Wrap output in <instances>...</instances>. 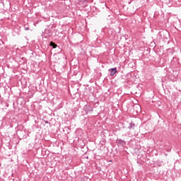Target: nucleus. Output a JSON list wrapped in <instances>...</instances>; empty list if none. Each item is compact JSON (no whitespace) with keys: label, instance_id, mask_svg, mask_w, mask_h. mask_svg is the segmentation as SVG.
<instances>
[{"label":"nucleus","instance_id":"nucleus-7","mask_svg":"<svg viewBox=\"0 0 181 181\" xmlns=\"http://www.w3.org/2000/svg\"><path fill=\"white\" fill-rule=\"evenodd\" d=\"M136 127V124H135V123H134V122H131L129 123V125L128 127V129L132 130V129H135V127Z\"/></svg>","mask_w":181,"mask_h":181},{"label":"nucleus","instance_id":"nucleus-10","mask_svg":"<svg viewBox=\"0 0 181 181\" xmlns=\"http://www.w3.org/2000/svg\"><path fill=\"white\" fill-rule=\"evenodd\" d=\"M136 107L138 109L137 112H138V111H141V105H136Z\"/></svg>","mask_w":181,"mask_h":181},{"label":"nucleus","instance_id":"nucleus-14","mask_svg":"<svg viewBox=\"0 0 181 181\" xmlns=\"http://www.w3.org/2000/svg\"><path fill=\"white\" fill-rule=\"evenodd\" d=\"M108 18H110V15H108Z\"/></svg>","mask_w":181,"mask_h":181},{"label":"nucleus","instance_id":"nucleus-4","mask_svg":"<svg viewBox=\"0 0 181 181\" xmlns=\"http://www.w3.org/2000/svg\"><path fill=\"white\" fill-rule=\"evenodd\" d=\"M108 71L110 72V76L111 77H114V75L117 74L118 73V71L117 70V67L115 68H110Z\"/></svg>","mask_w":181,"mask_h":181},{"label":"nucleus","instance_id":"nucleus-11","mask_svg":"<svg viewBox=\"0 0 181 181\" xmlns=\"http://www.w3.org/2000/svg\"><path fill=\"white\" fill-rule=\"evenodd\" d=\"M30 28H29V27H26L25 28V30H29Z\"/></svg>","mask_w":181,"mask_h":181},{"label":"nucleus","instance_id":"nucleus-3","mask_svg":"<svg viewBox=\"0 0 181 181\" xmlns=\"http://www.w3.org/2000/svg\"><path fill=\"white\" fill-rule=\"evenodd\" d=\"M20 33H21V27L16 26L13 28L12 29L13 36H19Z\"/></svg>","mask_w":181,"mask_h":181},{"label":"nucleus","instance_id":"nucleus-12","mask_svg":"<svg viewBox=\"0 0 181 181\" xmlns=\"http://www.w3.org/2000/svg\"><path fill=\"white\" fill-rule=\"evenodd\" d=\"M44 122H45V124H49V121L47 120H44Z\"/></svg>","mask_w":181,"mask_h":181},{"label":"nucleus","instance_id":"nucleus-8","mask_svg":"<svg viewBox=\"0 0 181 181\" xmlns=\"http://www.w3.org/2000/svg\"><path fill=\"white\" fill-rule=\"evenodd\" d=\"M165 33H168V30H162L158 33V35L160 36V37H163V35H165Z\"/></svg>","mask_w":181,"mask_h":181},{"label":"nucleus","instance_id":"nucleus-13","mask_svg":"<svg viewBox=\"0 0 181 181\" xmlns=\"http://www.w3.org/2000/svg\"><path fill=\"white\" fill-rule=\"evenodd\" d=\"M6 107H9V105H8V104H7V105H6Z\"/></svg>","mask_w":181,"mask_h":181},{"label":"nucleus","instance_id":"nucleus-1","mask_svg":"<svg viewBox=\"0 0 181 181\" xmlns=\"http://www.w3.org/2000/svg\"><path fill=\"white\" fill-rule=\"evenodd\" d=\"M83 110L85 112V114H89V112H93L94 111V108L91 107L90 105H85L83 107Z\"/></svg>","mask_w":181,"mask_h":181},{"label":"nucleus","instance_id":"nucleus-2","mask_svg":"<svg viewBox=\"0 0 181 181\" xmlns=\"http://www.w3.org/2000/svg\"><path fill=\"white\" fill-rule=\"evenodd\" d=\"M116 144L119 148H125L127 146V142L121 139H117L116 140Z\"/></svg>","mask_w":181,"mask_h":181},{"label":"nucleus","instance_id":"nucleus-5","mask_svg":"<svg viewBox=\"0 0 181 181\" xmlns=\"http://www.w3.org/2000/svg\"><path fill=\"white\" fill-rule=\"evenodd\" d=\"M57 7H58V10L60 11H64V9H66L64 2L58 3L57 4Z\"/></svg>","mask_w":181,"mask_h":181},{"label":"nucleus","instance_id":"nucleus-6","mask_svg":"<svg viewBox=\"0 0 181 181\" xmlns=\"http://www.w3.org/2000/svg\"><path fill=\"white\" fill-rule=\"evenodd\" d=\"M45 35H46V36H52V35H53V33H52V30L49 28H46L45 30V32H44Z\"/></svg>","mask_w":181,"mask_h":181},{"label":"nucleus","instance_id":"nucleus-9","mask_svg":"<svg viewBox=\"0 0 181 181\" xmlns=\"http://www.w3.org/2000/svg\"><path fill=\"white\" fill-rule=\"evenodd\" d=\"M49 46L52 47V49H56V47H57V44L54 43V42H51L49 43Z\"/></svg>","mask_w":181,"mask_h":181}]
</instances>
